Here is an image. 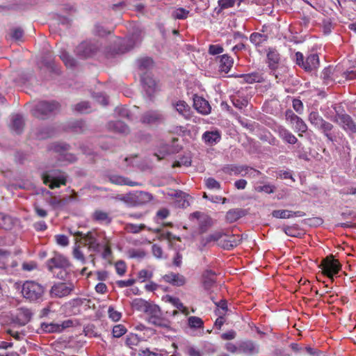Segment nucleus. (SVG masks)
Instances as JSON below:
<instances>
[{
	"label": "nucleus",
	"instance_id": "nucleus-9",
	"mask_svg": "<svg viewBox=\"0 0 356 356\" xmlns=\"http://www.w3.org/2000/svg\"><path fill=\"white\" fill-rule=\"evenodd\" d=\"M59 108V104L55 101L52 102H46L42 101L38 103L34 110L33 111V114L35 117L38 118H44L48 114L54 113L58 111Z\"/></svg>",
	"mask_w": 356,
	"mask_h": 356
},
{
	"label": "nucleus",
	"instance_id": "nucleus-10",
	"mask_svg": "<svg viewBox=\"0 0 356 356\" xmlns=\"http://www.w3.org/2000/svg\"><path fill=\"white\" fill-rule=\"evenodd\" d=\"M224 172L229 174L230 175H242L245 176L247 175H249L251 177H257L259 175H261V172L254 170L252 168H250L247 165H229L223 168Z\"/></svg>",
	"mask_w": 356,
	"mask_h": 356
},
{
	"label": "nucleus",
	"instance_id": "nucleus-22",
	"mask_svg": "<svg viewBox=\"0 0 356 356\" xmlns=\"http://www.w3.org/2000/svg\"><path fill=\"white\" fill-rule=\"evenodd\" d=\"M225 232L226 235L225 236L226 238L221 240L219 245L222 247L224 249L230 250L236 247L241 243V238L239 236L229 235L228 232Z\"/></svg>",
	"mask_w": 356,
	"mask_h": 356
},
{
	"label": "nucleus",
	"instance_id": "nucleus-4",
	"mask_svg": "<svg viewBox=\"0 0 356 356\" xmlns=\"http://www.w3.org/2000/svg\"><path fill=\"white\" fill-rule=\"evenodd\" d=\"M70 146L64 143H53L49 147V150L51 151L58 158L59 165H67L68 163L74 162L76 156L70 153H68Z\"/></svg>",
	"mask_w": 356,
	"mask_h": 356
},
{
	"label": "nucleus",
	"instance_id": "nucleus-16",
	"mask_svg": "<svg viewBox=\"0 0 356 356\" xmlns=\"http://www.w3.org/2000/svg\"><path fill=\"white\" fill-rule=\"evenodd\" d=\"M97 49V47L90 42H83L76 48V53L81 58L91 56Z\"/></svg>",
	"mask_w": 356,
	"mask_h": 356
},
{
	"label": "nucleus",
	"instance_id": "nucleus-29",
	"mask_svg": "<svg viewBox=\"0 0 356 356\" xmlns=\"http://www.w3.org/2000/svg\"><path fill=\"white\" fill-rule=\"evenodd\" d=\"M219 59V69L220 71L225 73H228L234 64V59L229 56L228 54H223L220 56H218Z\"/></svg>",
	"mask_w": 356,
	"mask_h": 356
},
{
	"label": "nucleus",
	"instance_id": "nucleus-61",
	"mask_svg": "<svg viewBox=\"0 0 356 356\" xmlns=\"http://www.w3.org/2000/svg\"><path fill=\"white\" fill-rule=\"evenodd\" d=\"M224 51L223 47L220 44H210L209 46L208 52L210 55H218Z\"/></svg>",
	"mask_w": 356,
	"mask_h": 356
},
{
	"label": "nucleus",
	"instance_id": "nucleus-56",
	"mask_svg": "<svg viewBox=\"0 0 356 356\" xmlns=\"http://www.w3.org/2000/svg\"><path fill=\"white\" fill-rule=\"evenodd\" d=\"M295 129L297 132H300L299 136H302V134L305 133L307 131V125L303 121L302 118H299V120L295 123Z\"/></svg>",
	"mask_w": 356,
	"mask_h": 356
},
{
	"label": "nucleus",
	"instance_id": "nucleus-41",
	"mask_svg": "<svg viewBox=\"0 0 356 356\" xmlns=\"http://www.w3.org/2000/svg\"><path fill=\"white\" fill-rule=\"evenodd\" d=\"M242 209H230L226 213V220L229 222H234L244 216Z\"/></svg>",
	"mask_w": 356,
	"mask_h": 356
},
{
	"label": "nucleus",
	"instance_id": "nucleus-3",
	"mask_svg": "<svg viewBox=\"0 0 356 356\" xmlns=\"http://www.w3.org/2000/svg\"><path fill=\"white\" fill-rule=\"evenodd\" d=\"M67 177L66 173L59 170H48L42 175L44 184L49 186L51 189L65 186Z\"/></svg>",
	"mask_w": 356,
	"mask_h": 356
},
{
	"label": "nucleus",
	"instance_id": "nucleus-11",
	"mask_svg": "<svg viewBox=\"0 0 356 356\" xmlns=\"http://www.w3.org/2000/svg\"><path fill=\"white\" fill-rule=\"evenodd\" d=\"M319 267L322 268L323 274L332 280H333V276L341 270V265L339 261L332 257L325 258Z\"/></svg>",
	"mask_w": 356,
	"mask_h": 356
},
{
	"label": "nucleus",
	"instance_id": "nucleus-52",
	"mask_svg": "<svg viewBox=\"0 0 356 356\" xmlns=\"http://www.w3.org/2000/svg\"><path fill=\"white\" fill-rule=\"evenodd\" d=\"M42 328L44 332L49 333L62 331V328H60V325L54 323H42Z\"/></svg>",
	"mask_w": 356,
	"mask_h": 356
},
{
	"label": "nucleus",
	"instance_id": "nucleus-23",
	"mask_svg": "<svg viewBox=\"0 0 356 356\" xmlns=\"http://www.w3.org/2000/svg\"><path fill=\"white\" fill-rule=\"evenodd\" d=\"M193 106L195 108L203 115L211 113V107L209 102L204 98L195 95L193 98Z\"/></svg>",
	"mask_w": 356,
	"mask_h": 356
},
{
	"label": "nucleus",
	"instance_id": "nucleus-13",
	"mask_svg": "<svg viewBox=\"0 0 356 356\" xmlns=\"http://www.w3.org/2000/svg\"><path fill=\"white\" fill-rule=\"evenodd\" d=\"M47 266L49 271H52L54 268H69L70 266V263L64 256L59 254H56L52 258L47 260Z\"/></svg>",
	"mask_w": 356,
	"mask_h": 356
},
{
	"label": "nucleus",
	"instance_id": "nucleus-63",
	"mask_svg": "<svg viewBox=\"0 0 356 356\" xmlns=\"http://www.w3.org/2000/svg\"><path fill=\"white\" fill-rule=\"evenodd\" d=\"M73 256L76 259L79 260L83 264H86V259L84 257L83 253L80 250L79 246H76L74 248Z\"/></svg>",
	"mask_w": 356,
	"mask_h": 356
},
{
	"label": "nucleus",
	"instance_id": "nucleus-32",
	"mask_svg": "<svg viewBox=\"0 0 356 356\" xmlns=\"http://www.w3.org/2000/svg\"><path fill=\"white\" fill-rule=\"evenodd\" d=\"M92 219L104 225H108L112 221L110 214L102 210H96L92 214Z\"/></svg>",
	"mask_w": 356,
	"mask_h": 356
},
{
	"label": "nucleus",
	"instance_id": "nucleus-45",
	"mask_svg": "<svg viewBox=\"0 0 356 356\" xmlns=\"http://www.w3.org/2000/svg\"><path fill=\"white\" fill-rule=\"evenodd\" d=\"M309 122L316 129L324 119L316 111H312L308 117Z\"/></svg>",
	"mask_w": 356,
	"mask_h": 356
},
{
	"label": "nucleus",
	"instance_id": "nucleus-5",
	"mask_svg": "<svg viewBox=\"0 0 356 356\" xmlns=\"http://www.w3.org/2000/svg\"><path fill=\"white\" fill-rule=\"evenodd\" d=\"M145 314L149 323L159 327H170V322L162 316L161 310L158 305L151 303Z\"/></svg>",
	"mask_w": 356,
	"mask_h": 356
},
{
	"label": "nucleus",
	"instance_id": "nucleus-35",
	"mask_svg": "<svg viewBox=\"0 0 356 356\" xmlns=\"http://www.w3.org/2000/svg\"><path fill=\"white\" fill-rule=\"evenodd\" d=\"M108 128L115 132L122 134H127L129 133V127L120 120L110 122L108 123Z\"/></svg>",
	"mask_w": 356,
	"mask_h": 356
},
{
	"label": "nucleus",
	"instance_id": "nucleus-17",
	"mask_svg": "<svg viewBox=\"0 0 356 356\" xmlns=\"http://www.w3.org/2000/svg\"><path fill=\"white\" fill-rule=\"evenodd\" d=\"M163 280L174 286H182L186 283V278L179 273L170 272L163 276Z\"/></svg>",
	"mask_w": 356,
	"mask_h": 356
},
{
	"label": "nucleus",
	"instance_id": "nucleus-19",
	"mask_svg": "<svg viewBox=\"0 0 356 356\" xmlns=\"http://www.w3.org/2000/svg\"><path fill=\"white\" fill-rule=\"evenodd\" d=\"M275 131L283 141L288 144L294 145L298 142L297 138L283 126H277Z\"/></svg>",
	"mask_w": 356,
	"mask_h": 356
},
{
	"label": "nucleus",
	"instance_id": "nucleus-57",
	"mask_svg": "<svg viewBox=\"0 0 356 356\" xmlns=\"http://www.w3.org/2000/svg\"><path fill=\"white\" fill-rule=\"evenodd\" d=\"M205 185L209 189H220V184L212 177L205 179Z\"/></svg>",
	"mask_w": 356,
	"mask_h": 356
},
{
	"label": "nucleus",
	"instance_id": "nucleus-27",
	"mask_svg": "<svg viewBox=\"0 0 356 356\" xmlns=\"http://www.w3.org/2000/svg\"><path fill=\"white\" fill-rule=\"evenodd\" d=\"M272 216L276 218H291L295 216L302 217L305 216V213L302 211H292L289 210H275L272 212Z\"/></svg>",
	"mask_w": 356,
	"mask_h": 356
},
{
	"label": "nucleus",
	"instance_id": "nucleus-25",
	"mask_svg": "<svg viewBox=\"0 0 356 356\" xmlns=\"http://www.w3.org/2000/svg\"><path fill=\"white\" fill-rule=\"evenodd\" d=\"M259 346L252 341H244L238 343V352L248 355L257 354Z\"/></svg>",
	"mask_w": 356,
	"mask_h": 356
},
{
	"label": "nucleus",
	"instance_id": "nucleus-12",
	"mask_svg": "<svg viewBox=\"0 0 356 356\" xmlns=\"http://www.w3.org/2000/svg\"><path fill=\"white\" fill-rule=\"evenodd\" d=\"M32 313L29 309L19 308L12 318L11 325L13 327L24 326L30 321Z\"/></svg>",
	"mask_w": 356,
	"mask_h": 356
},
{
	"label": "nucleus",
	"instance_id": "nucleus-42",
	"mask_svg": "<svg viewBox=\"0 0 356 356\" xmlns=\"http://www.w3.org/2000/svg\"><path fill=\"white\" fill-rule=\"evenodd\" d=\"M268 37L266 34L257 32L252 33L250 36V42L255 46H259L267 41Z\"/></svg>",
	"mask_w": 356,
	"mask_h": 356
},
{
	"label": "nucleus",
	"instance_id": "nucleus-48",
	"mask_svg": "<svg viewBox=\"0 0 356 356\" xmlns=\"http://www.w3.org/2000/svg\"><path fill=\"white\" fill-rule=\"evenodd\" d=\"M60 58L67 67H72L76 65V60L65 51L60 52Z\"/></svg>",
	"mask_w": 356,
	"mask_h": 356
},
{
	"label": "nucleus",
	"instance_id": "nucleus-24",
	"mask_svg": "<svg viewBox=\"0 0 356 356\" xmlns=\"http://www.w3.org/2000/svg\"><path fill=\"white\" fill-rule=\"evenodd\" d=\"M319 66V58L317 54H309L306 59L302 68L306 72H312L316 70Z\"/></svg>",
	"mask_w": 356,
	"mask_h": 356
},
{
	"label": "nucleus",
	"instance_id": "nucleus-50",
	"mask_svg": "<svg viewBox=\"0 0 356 356\" xmlns=\"http://www.w3.org/2000/svg\"><path fill=\"white\" fill-rule=\"evenodd\" d=\"M74 110L80 113H88L90 112V105L88 102H81L74 106Z\"/></svg>",
	"mask_w": 356,
	"mask_h": 356
},
{
	"label": "nucleus",
	"instance_id": "nucleus-18",
	"mask_svg": "<svg viewBox=\"0 0 356 356\" xmlns=\"http://www.w3.org/2000/svg\"><path fill=\"white\" fill-rule=\"evenodd\" d=\"M226 235V232L223 229L216 230L207 236H203L200 239V245L203 248L210 245L211 243L218 242Z\"/></svg>",
	"mask_w": 356,
	"mask_h": 356
},
{
	"label": "nucleus",
	"instance_id": "nucleus-14",
	"mask_svg": "<svg viewBox=\"0 0 356 356\" xmlns=\"http://www.w3.org/2000/svg\"><path fill=\"white\" fill-rule=\"evenodd\" d=\"M143 88L146 95L151 98L157 90V84L151 74H145L141 76Z\"/></svg>",
	"mask_w": 356,
	"mask_h": 356
},
{
	"label": "nucleus",
	"instance_id": "nucleus-2",
	"mask_svg": "<svg viewBox=\"0 0 356 356\" xmlns=\"http://www.w3.org/2000/svg\"><path fill=\"white\" fill-rule=\"evenodd\" d=\"M333 109L335 111V115L331 118V120L338 124L346 132L356 133V124L353 118L341 106L334 105Z\"/></svg>",
	"mask_w": 356,
	"mask_h": 356
},
{
	"label": "nucleus",
	"instance_id": "nucleus-40",
	"mask_svg": "<svg viewBox=\"0 0 356 356\" xmlns=\"http://www.w3.org/2000/svg\"><path fill=\"white\" fill-rule=\"evenodd\" d=\"M282 230L287 236L291 237L300 238L302 234V232L298 225L283 227Z\"/></svg>",
	"mask_w": 356,
	"mask_h": 356
},
{
	"label": "nucleus",
	"instance_id": "nucleus-36",
	"mask_svg": "<svg viewBox=\"0 0 356 356\" xmlns=\"http://www.w3.org/2000/svg\"><path fill=\"white\" fill-rule=\"evenodd\" d=\"M166 301L178 309L182 314L187 316L189 314L188 309L185 307L178 298L166 296Z\"/></svg>",
	"mask_w": 356,
	"mask_h": 356
},
{
	"label": "nucleus",
	"instance_id": "nucleus-43",
	"mask_svg": "<svg viewBox=\"0 0 356 356\" xmlns=\"http://www.w3.org/2000/svg\"><path fill=\"white\" fill-rule=\"evenodd\" d=\"M241 76L243 78L244 81L248 83H259L264 80L262 74L259 72H252L247 74H243Z\"/></svg>",
	"mask_w": 356,
	"mask_h": 356
},
{
	"label": "nucleus",
	"instance_id": "nucleus-21",
	"mask_svg": "<svg viewBox=\"0 0 356 356\" xmlns=\"http://www.w3.org/2000/svg\"><path fill=\"white\" fill-rule=\"evenodd\" d=\"M163 120V115L158 111H147L141 118V121L147 124L161 123Z\"/></svg>",
	"mask_w": 356,
	"mask_h": 356
},
{
	"label": "nucleus",
	"instance_id": "nucleus-31",
	"mask_svg": "<svg viewBox=\"0 0 356 356\" xmlns=\"http://www.w3.org/2000/svg\"><path fill=\"white\" fill-rule=\"evenodd\" d=\"M176 111L185 119H189L191 116V108L184 101L179 100L172 104Z\"/></svg>",
	"mask_w": 356,
	"mask_h": 356
},
{
	"label": "nucleus",
	"instance_id": "nucleus-46",
	"mask_svg": "<svg viewBox=\"0 0 356 356\" xmlns=\"http://www.w3.org/2000/svg\"><path fill=\"white\" fill-rule=\"evenodd\" d=\"M189 10L184 8L175 9L172 13V17L175 19H185L188 17Z\"/></svg>",
	"mask_w": 356,
	"mask_h": 356
},
{
	"label": "nucleus",
	"instance_id": "nucleus-64",
	"mask_svg": "<svg viewBox=\"0 0 356 356\" xmlns=\"http://www.w3.org/2000/svg\"><path fill=\"white\" fill-rule=\"evenodd\" d=\"M109 318L113 321H118L122 317V314L120 312L115 310L113 307H109L108 309Z\"/></svg>",
	"mask_w": 356,
	"mask_h": 356
},
{
	"label": "nucleus",
	"instance_id": "nucleus-51",
	"mask_svg": "<svg viewBox=\"0 0 356 356\" xmlns=\"http://www.w3.org/2000/svg\"><path fill=\"white\" fill-rule=\"evenodd\" d=\"M13 225V219L8 216L0 213V226L5 229H11Z\"/></svg>",
	"mask_w": 356,
	"mask_h": 356
},
{
	"label": "nucleus",
	"instance_id": "nucleus-47",
	"mask_svg": "<svg viewBox=\"0 0 356 356\" xmlns=\"http://www.w3.org/2000/svg\"><path fill=\"white\" fill-rule=\"evenodd\" d=\"M46 194L49 195L51 197L49 199H47V202L52 207V209H60V199L56 196L53 195V193L49 191H46Z\"/></svg>",
	"mask_w": 356,
	"mask_h": 356
},
{
	"label": "nucleus",
	"instance_id": "nucleus-49",
	"mask_svg": "<svg viewBox=\"0 0 356 356\" xmlns=\"http://www.w3.org/2000/svg\"><path fill=\"white\" fill-rule=\"evenodd\" d=\"M10 259L9 253L0 250V268L7 269Z\"/></svg>",
	"mask_w": 356,
	"mask_h": 356
},
{
	"label": "nucleus",
	"instance_id": "nucleus-1",
	"mask_svg": "<svg viewBox=\"0 0 356 356\" xmlns=\"http://www.w3.org/2000/svg\"><path fill=\"white\" fill-rule=\"evenodd\" d=\"M44 288L40 284L28 280L24 282L22 288V293L24 298L31 302H40L42 300Z\"/></svg>",
	"mask_w": 356,
	"mask_h": 356
},
{
	"label": "nucleus",
	"instance_id": "nucleus-33",
	"mask_svg": "<svg viewBox=\"0 0 356 356\" xmlns=\"http://www.w3.org/2000/svg\"><path fill=\"white\" fill-rule=\"evenodd\" d=\"M333 129V124L325 120L316 128V129L321 131L330 141H333V135L331 133Z\"/></svg>",
	"mask_w": 356,
	"mask_h": 356
},
{
	"label": "nucleus",
	"instance_id": "nucleus-55",
	"mask_svg": "<svg viewBox=\"0 0 356 356\" xmlns=\"http://www.w3.org/2000/svg\"><path fill=\"white\" fill-rule=\"evenodd\" d=\"M127 332L126 327L121 324L116 325L113 328V336L115 338H120Z\"/></svg>",
	"mask_w": 356,
	"mask_h": 356
},
{
	"label": "nucleus",
	"instance_id": "nucleus-54",
	"mask_svg": "<svg viewBox=\"0 0 356 356\" xmlns=\"http://www.w3.org/2000/svg\"><path fill=\"white\" fill-rule=\"evenodd\" d=\"M170 215V211L167 208H162L157 211L154 217V220L159 222V220L167 218Z\"/></svg>",
	"mask_w": 356,
	"mask_h": 356
},
{
	"label": "nucleus",
	"instance_id": "nucleus-59",
	"mask_svg": "<svg viewBox=\"0 0 356 356\" xmlns=\"http://www.w3.org/2000/svg\"><path fill=\"white\" fill-rule=\"evenodd\" d=\"M234 106L239 109H242L247 106L248 100L245 98L234 97L232 99Z\"/></svg>",
	"mask_w": 356,
	"mask_h": 356
},
{
	"label": "nucleus",
	"instance_id": "nucleus-60",
	"mask_svg": "<svg viewBox=\"0 0 356 356\" xmlns=\"http://www.w3.org/2000/svg\"><path fill=\"white\" fill-rule=\"evenodd\" d=\"M152 271L147 269H142L138 273V277L141 280V282H145V280L152 278Z\"/></svg>",
	"mask_w": 356,
	"mask_h": 356
},
{
	"label": "nucleus",
	"instance_id": "nucleus-15",
	"mask_svg": "<svg viewBox=\"0 0 356 356\" xmlns=\"http://www.w3.org/2000/svg\"><path fill=\"white\" fill-rule=\"evenodd\" d=\"M266 63L268 67L272 71H275L277 69L280 61V54L275 48L268 47L266 49Z\"/></svg>",
	"mask_w": 356,
	"mask_h": 356
},
{
	"label": "nucleus",
	"instance_id": "nucleus-34",
	"mask_svg": "<svg viewBox=\"0 0 356 356\" xmlns=\"http://www.w3.org/2000/svg\"><path fill=\"white\" fill-rule=\"evenodd\" d=\"M74 236L77 238H80L81 240L83 241V244L86 246H88L89 244L92 243L93 241H97V233L95 232H88L86 234H83L81 232H76L74 234Z\"/></svg>",
	"mask_w": 356,
	"mask_h": 356
},
{
	"label": "nucleus",
	"instance_id": "nucleus-6",
	"mask_svg": "<svg viewBox=\"0 0 356 356\" xmlns=\"http://www.w3.org/2000/svg\"><path fill=\"white\" fill-rule=\"evenodd\" d=\"M123 201L132 207H138L147 204L154 200L152 194L143 191H136L133 193L126 194L123 198Z\"/></svg>",
	"mask_w": 356,
	"mask_h": 356
},
{
	"label": "nucleus",
	"instance_id": "nucleus-62",
	"mask_svg": "<svg viewBox=\"0 0 356 356\" xmlns=\"http://www.w3.org/2000/svg\"><path fill=\"white\" fill-rule=\"evenodd\" d=\"M115 268L117 273L120 276L126 273L127 266L125 262L122 260L118 261L115 264Z\"/></svg>",
	"mask_w": 356,
	"mask_h": 356
},
{
	"label": "nucleus",
	"instance_id": "nucleus-44",
	"mask_svg": "<svg viewBox=\"0 0 356 356\" xmlns=\"http://www.w3.org/2000/svg\"><path fill=\"white\" fill-rule=\"evenodd\" d=\"M137 65L140 70H148L153 66V60L151 58L144 57L137 60Z\"/></svg>",
	"mask_w": 356,
	"mask_h": 356
},
{
	"label": "nucleus",
	"instance_id": "nucleus-8",
	"mask_svg": "<svg viewBox=\"0 0 356 356\" xmlns=\"http://www.w3.org/2000/svg\"><path fill=\"white\" fill-rule=\"evenodd\" d=\"M75 286L72 282H56L51 287L49 294L51 298H62L70 296L74 290Z\"/></svg>",
	"mask_w": 356,
	"mask_h": 356
},
{
	"label": "nucleus",
	"instance_id": "nucleus-38",
	"mask_svg": "<svg viewBox=\"0 0 356 356\" xmlns=\"http://www.w3.org/2000/svg\"><path fill=\"white\" fill-rule=\"evenodd\" d=\"M151 303L142 298H136L132 301L131 306L134 309L145 313Z\"/></svg>",
	"mask_w": 356,
	"mask_h": 356
},
{
	"label": "nucleus",
	"instance_id": "nucleus-28",
	"mask_svg": "<svg viewBox=\"0 0 356 356\" xmlns=\"http://www.w3.org/2000/svg\"><path fill=\"white\" fill-rule=\"evenodd\" d=\"M109 181L116 185H127L130 186H140L141 184L137 181H130L128 178L118 175H111L108 177Z\"/></svg>",
	"mask_w": 356,
	"mask_h": 356
},
{
	"label": "nucleus",
	"instance_id": "nucleus-53",
	"mask_svg": "<svg viewBox=\"0 0 356 356\" xmlns=\"http://www.w3.org/2000/svg\"><path fill=\"white\" fill-rule=\"evenodd\" d=\"M188 325L191 327L200 328L203 326V321L197 316H190L188 319Z\"/></svg>",
	"mask_w": 356,
	"mask_h": 356
},
{
	"label": "nucleus",
	"instance_id": "nucleus-37",
	"mask_svg": "<svg viewBox=\"0 0 356 356\" xmlns=\"http://www.w3.org/2000/svg\"><path fill=\"white\" fill-rule=\"evenodd\" d=\"M24 127V120L22 115L15 114L12 116L11 128L17 134H20Z\"/></svg>",
	"mask_w": 356,
	"mask_h": 356
},
{
	"label": "nucleus",
	"instance_id": "nucleus-7",
	"mask_svg": "<svg viewBox=\"0 0 356 356\" xmlns=\"http://www.w3.org/2000/svg\"><path fill=\"white\" fill-rule=\"evenodd\" d=\"M139 34L133 33L131 38L119 39L118 47H115L111 51L108 52V56H115L122 54L131 50L136 44L137 42L140 41Z\"/></svg>",
	"mask_w": 356,
	"mask_h": 356
},
{
	"label": "nucleus",
	"instance_id": "nucleus-20",
	"mask_svg": "<svg viewBox=\"0 0 356 356\" xmlns=\"http://www.w3.org/2000/svg\"><path fill=\"white\" fill-rule=\"evenodd\" d=\"M202 139L206 145L213 146L220 140L221 133L218 129L207 131L202 134Z\"/></svg>",
	"mask_w": 356,
	"mask_h": 356
},
{
	"label": "nucleus",
	"instance_id": "nucleus-58",
	"mask_svg": "<svg viewBox=\"0 0 356 356\" xmlns=\"http://www.w3.org/2000/svg\"><path fill=\"white\" fill-rule=\"evenodd\" d=\"M145 227V225L143 224H141L140 225H135V224H127L126 225V229L128 232L136 234L140 232L141 230L144 229Z\"/></svg>",
	"mask_w": 356,
	"mask_h": 356
},
{
	"label": "nucleus",
	"instance_id": "nucleus-26",
	"mask_svg": "<svg viewBox=\"0 0 356 356\" xmlns=\"http://www.w3.org/2000/svg\"><path fill=\"white\" fill-rule=\"evenodd\" d=\"M216 273L207 269L202 274V284L205 290L209 291L216 284Z\"/></svg>",
	"mask_w": 356,
	"mask_h": 356
},
{
	"label": "nucleus",
	"instance_id": "nucleus-39",
	"mask_svg": "<svg viewBox=\"0 0 356 356\" xmlns=\"http://www.w3.org/2000/svg\"><path fill=\"white\" fill-rule=\"evenodd\" d=\"M335 69L333 68L332 66H329L327 67H325L322 73H321V77L323 79V82L326 85H329L334 82V73Z\"/></svg>",
	"mask_w": 356,
	"mask_h": 356
},
{
	"label": "nucleus",
	"instance_id": "nucleus-30",
	"mask_svg": "<svg viewBox=\"0 0 356 356\" xmlns=\"http://www.w3.org/2000/svg\"><path fill=\"white\" fill-rule=\"evenodd\" d=\"M170 195L176 198L175 204V207L178 208H186L190 205L189 202L187 200L188 196L186 195V193L181 191H175L171 193Z\"/></svg>",
	"mask_w": 356,
	"mask_h": 356
}]
</instances>
